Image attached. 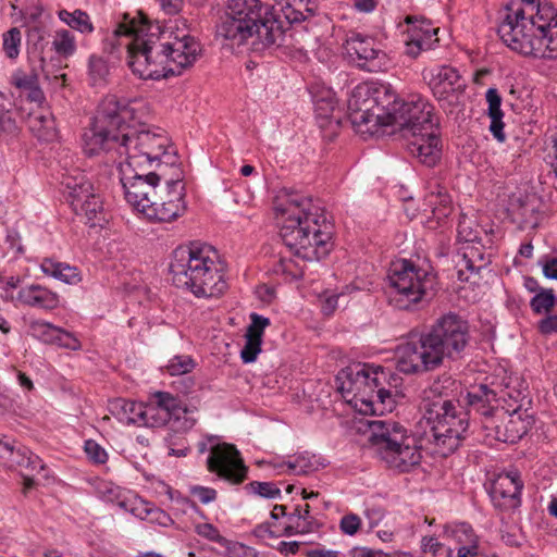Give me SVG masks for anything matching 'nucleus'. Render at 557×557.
Segmentation results:
<instances>
[{
    "label": "nucleus",
    "mask_w": 557,
    "mask_h": 557,
    "mask_svg": "<svg viewBox=\"0 0 557 557\" xmlns=\"http://www.w3.org/2000/svg\"><path fill=\"white\" fill-rule=\"evenodd\" d=\"M195 367L196 362L190 356L178 355L171 358L164 369L170 375L176 376L191 372Z\"/></svg>",
    "instance_id": "45"
},
{
    "label": "nucleus",
    "mask_w": 557,
    "mask_h": 557,
    "mask_svg": "<svg viewBox=\"0 0 557 557\" xmlns=\"http://www.w3.org/2000/svg\"><path fill=\"white\" fill-rule=\"evenodd\" d=\"M66 191V199L73 209H83L84 205L95 195L92 184L83 175L78 177H66L63 182Z\"/></svg>",
    "instance_id": "31"
},
{
    "label": "nucleus",
    "mask_w": 557,
    "mask_h": 557,
    "mask_svg": "<svg viewBox=\"0 0 557 557\" xmlns=\"http://www.w3.org/2000/svg\"><path fill=\"white\" fill-rule=\"evenodd\" d=\"M51 50L59 59H69L77 51L75 35L69 28H58L51 37Z\"/></svg>",
    "instance_id": "37"
},
{
    "label": "nucleus",
    "mask_w": 557,
    "mask_h": 557,
    "mask_svg": "<svg viewBox=\"0 0 557 557\" xmlns=\"http://www.w3.org/2000/svg\"><path fill=\"white\" fill-rule=\"evenodd\" d=\"M84 451L87 458L94 463L103 465L108 460V453L106 449L94 440L85 441Z\"/></svg>",
    "instance_id": "53"
},
{
    "label": "nucleus",
    "mask_w": 557,
    "mask_h": 557,
    "mask_svg": "<svg viewBox=\"0 0 557 557\" xmlns=\"http://www.w3.org/2000/svg\"><path fill=\"white\" fill-rule=\"evenodd\" d=\"M305 0L299 5L283 7V13L289 23H300L307 18V14L304 12Z\"/></svg>",
    "instance_id": "62"
},
{
    "label": "nucleus",
    "mask_w": 557,
    "mask_h": 557,
    "mask_svg": "<svg viewBox=\"0 0 557 557\" xmlns=\"http://www.w3.org/2000/svg\"><path fill=\"white\" fill-rule=\"evenodd\" d=\"M111 412L124 424L144 426V403L119 398L111 404Z\"/></svg>",
    "instance_id": "32"
},
{
    "label": "nucleus",
    "mask_w": 557,
    "mask_h": 557,
    "mask_svg": "<svg viewBox=\"0 0 557 557\" xmlns=\"http://www.w3.org/2000/svg\"><path fill=\"white\" fill-rule=\"evenodd\" d=\"M425 206L431 211V218L438 223L450 215L453 203L450 196L443 188L430 191L425 196Z\"/></svg>",
    "instance_id": "36"
},
{
    "label": "nucleus",
    "mask_w": 557,
    "mask_h": 557,
    "mask_svg": "<svg viewBox=\"0 0 557 557\" xmlns=\"http://www.w3.org/2000/svg\"><path fill=\"white\" fill-rule=\"evenodd\" d=\"M73 211L76 215L85 218L90 226L100 225L106 220L102 200L97 193L89 198L83 209H73Z\"/></svg>",
    "instance_id": "42"
},
{
    "label": "nucleus",
    "mask_w": 557,
    "mask_h": 557,
    "mask_svg": "<svg viewBox=\"0 0 557 557\" xmlns=\"http://www.w3.org/2000/svg\"><path fill=\"white\" fill-rule=\"evenodd\" d=\"M29 333L45 344L57 345L71 350L82 348L81 342L73 333L44 320L30 321Z\"/></svg>",
    "instance_id": "26"
},
{
    "label": "nucleus",
    "mask_w": 557,
    "mask_h": 557,
    "mask_svg": "<svg viewBox=\"0 0 557 557\" xmlns=\"http://www.w3.org/2000/svg\"><path fill=\"white\" fill-rule=\"evenodd\" d=\"M343 49L350 63L369 72L379 71L386 61V54L377 48L375 40L357 32L346 35Z\"/></svg>",
    "instance_id": "21"
},
{
    "label": "nucleus",
    "mask_w": 557,
    "mask_h": 557,
    "mask_svg": "<svg viewBox=\"0 0 557 557\" xmlns=\"http://www.w3.org/2000/svg\"><path fill=\"white\" fill-rule=\"evenodd\" d=\"M435 294V275L410 260L392 264L386 285L388 304L398 310L412 311Z\"/></svg>",
    "instance_id": "9"
},
{
    "label": "nucleus",
    "mask_w": 557,
    "mask_h": 557,
    "mask_svg": "<svg viewBox=\"0 0 557 557\" xmlns=\"http://www.w3.org/2000/svg\"><path fill=\"white\" fill-rule=\"evenodd\" d=\"M320 467L319 459L317 456L305 451L290 457L287 461L277 463L275 468L280 469L282 473L289 474H308L312 471L318 470Z\"/></svg>",
    "instance_id": "35"
},
{
    "label": "nucleus",
    "mask_w": 557,
    "mask_h": 557,
    "mask_svg": "<svg viewBox=\"0 0 557 557\" xmlns=\"http://www.w3.org/2000/svg\"><path fill=\"white\" fill-rule=\"evenodd\" d=\"M458 238L465 243L473 244L479 238V232L473 227L470 219L461 218L458 223Z\"/></svg>",
    "instance_id": "56"
},
{
    "label": "nucleus",
    "mask_w": 557,
    "mask_h": 557,
    "mask_svg": "<svg viewBox=\"0 0 557 557\" xmlns=\"http://www.w3.org/2000/svg\"><path fill=\"white\" fill-rule=\"evenodd\" d=\"M190 493L202 504H209L216 498V491L212 487L196 485L190 488Z\"/></svg>",
    "instance_id": "64"
},
{
    "label": "nucleus",
    "mask_w": 557,
    "mask_h": 557,
    "mask_svg": "<svg viewBox=\"0 0 557 557\" xmlns=\"http://www.w3.org/2000/svg\"><path fill=\"white\" fill-rule=\"evenodd\" d=\"M255 535L261 540H268V539H276L280 535H283V531L274 524L271 525L270 523H261L256 527L255 529Z\"/></svg>",
    "instance_id": "63"
},
{
    "label": "nucleus",
    "mask_w": 557,
    "mask_h": 557,
    "mask_svg": "<svg viewBox=\"0 0 557 557\" xmlns=\"http://www.w3.org/2000/svg\"><path fill=\"white\" fill-rule=\"evenodd\" d=\"M136 104L115 95L106 96L98 106L90 127L83 135L85 152L94 156L101 151H114L125 157L120 164L139 169L172 171L174 166H182L166 132L143 125Z\"/></svg>",
    "instance_id": "1"
},
{
    "label": "nucleus",
    "mask_w": 557,
    "mask_h": 557,
    "mask_svg": "<svg viewBox=\"0 0 557 557\" xmlns=\"http://www.w3.org/2000/svg\"><path fill=\"white\" fill-rule=\"evenodd\" d=\"M172 282L196 297L212 298L227 288L219 252L211 245L191 242L177 247L170 263Z\"/></svg>",
    "instance_id": "6"
},
{
    "label": "nucleus",
    "mask_w": 557,
    "mask_h": 557,
    "mask_svg": "<svg viewBox=\"0 0 557 557\" xmlns=\"http://www.w3.org/2000/svg\"><path fill=\"white\" fill-rule=\"evenodd\" d=\"M311 94L315 115L321 119H329L337 106L335 94L329 88L311 90Z\"/></svg>",
    "instance_id": "41"
},
{
    "label": "nucleus",
    "mask_w": 557,
    "mask_h": 557,
    "mask_svg": "<svg viewBox=\"0 0 557 557\" xmlns=\"http://www.w3.org/2000/svg\"><path fill=\"white\" fill-rule=\"evenodd\" d=\"M144 426L157 428L171 423L177 432H187L196 424L195 410L168 392H157L144 404Z\"/></svg>",
    "instance_id": "13"
},
{
    "label": "nucleus",
    "mask_w": 557,
    "mask_h": 557,
    "mask_svg": "<svg viewBox=\"0 0 557 557\" xmlns=\"http://www.w3.org/2000/svg\"><path fill=\"white\" fill-rule=\"evenodd\" d=\"M555 295L552 289L541 290L530 301V306L535 313L549 311L555 305Z\"/></svg>",
    "instance_id": "52"
},
{
    "label": "nucleus",
    "mask_w": 557,
    "mask_h": 557,
    "mask_svg": "<svg viewBox=\"0 0 557 557\" xmlns=\"http://www.w3.org/2000/svg\"><path fill=\"white\" fill-rule=\"evenodd\" d=\"M521 396V392L510 387V382L505 383L499 394L486 385H480L471 392H468V405L486 418V421L494 418L496 409H499L498 401H506L507 398L517 403Z\"/></svg>",
    "instance_id": "24"
},
{
    "label": "nucleus",
    "mask_w": 557,
    "mask_h": 557,
    "mask_svg": "<svg viewBox=\"0 0 557 557\" xmlns=\"http://www.w3.org/2000/svg\"><path fill=\"white\" fill-rule=\"evenodd\" d=\"M388 108L389 101L382 104L368 85L356 86L348 99L350 122L356 133L364 138L379 135L386 126Z\"/></svg>",
    "instance_id": "12"
},
{
    "label": "nucleus",
    "mask_w": 557,
    "mask_h": 557,
    "mask_svg": "<svg viewBox=\"0 0 557 557\" xmlns=\"http://www.w3.org/2000/svg\"><path fill=\"white\" fill-rule=\"evenodd\" d=\"M14 467L24 468L28 470L30 474H35L45 470V463L42 460L26 448L16 449L12 461V468Z\"/></svg>",
    "instance_id": "43"
},
{
    "label": "nucleus",
    "mask_w": 557,
    "mask_h": 557,
    "mask_svg": "<svg viewBox=\"0 0 557 557\" xmlns=\"http://www.w3.org/2000/svg\"><path fill=\"white\" fill-rule=\"evenodd\" d=\"M13 85L21 89V90H27L34 85L38 83L37 76L35 74H26L23 72H16L12 76Z\"/></svg>",
    "instance_id": "61"
},
{
    "label": "nucleus",
    "mask_w": 557,
    "mask_h": 557,
    "mask_svg": "<svg viewBox=\"0 0 557 557\" xmlns=\"http://www.w3.org/2000/svg\"><path fill=\"white\" fill-rule=\"evenodd\" d=\"M195 532L209 540V541H212V542H215V543H219L220 545L221 544H226L227 540L222 536L219 532V530L211 523H198L195 525Z\"/></svg>",
    "instance_id": "57"
},
{
    "label": "nucleus",
    "mask_w": 557,
    "mask_h": 557,
    "mask_svg": "<svg viewBox=\"0 0 557 557\" xmlns=\"http://www.w3.org/2000/svg\"><path fill=\"white\" fill-rule=\"evenodd\" d=\"M129 511L139 519H148L149 521L157 522L162 527H169L173 523L169 513L162 509L153 508L148 503L136 497L134 498V504L129 508Z\"/></svg>",
    "instance_id": "38"
},
{
    "label": "nucleus",
    "mask_w": 557,
    "mask_h": 557,
    "mask_svg": "<svg viewBox=\"0 0 557 557\" xmlns=\"http://www.w3.org/2000/svg\"><path fill=\"white\" fill-rule=\"evenodd\" d=\"M0 131L10 135L17 132V125L7 107V97L0 91Z\"/></svg>",
    "instance_id": "51"
},
{
    "label": "nucleus",
    "mask_w": 557,
    "mask_h": 557,
    "mask_svg": "<svg viewBox=\"0 0 557 557\" xmlns=\"http://www.w3.org/2000/svg\"><path fill=\"white\" fill-rule=\"evenodd\" d=\"M423 557H449L451 550L445 547L434 536H424L421 540Z\"/></svg>",
    "instance_id": "50"
},
{
    "label": "nucleus",
    "mask_w": 557,
    "mask_h": 557,
    "mask_svg": "<svg viewBox=\"0 0 557 557\" xmlns=\"http://www.w3.org/2000/svg\"><path fill=\"white\" fill-rule=\"evenodd\" d=\"M88 71L89 75L96 83L104 79L109 73V67L107 62L101 57L91 55L88 60Z\"/></svg>",
    "instance_id": "55"
},
{
    "label": "nucleus",
    "mask_w": 557,
    "mask_h": 557,
    "mask_svg": "<svg viewBox=\"0 0 557 557\" xmlns=\"http://www.w3.org/2000/svg\"><path fill=\"white\" fill-rule=\"evenodd\" d=\"M148 24L145 20L137 22L135 18H129L127 14L117 26L106 35L102 40L103 52L120 58L123 51L127 55V64L134 73L132 65L135 57L143 50L140 41H144L148 36Z\"/></svg>",
    "instance_id": "16"
},
{
    "label": "nucleus",
    "mask_w": 557,
    "mask_h": 557,
    "mask_svg": "<svg viewBox=\"0 0 557 557\" xmlns=\"http://www.w3.org/2000/svg\"><path fill=\"white\" fill-rule=\"evenodd\" d=\"M57 16L70 30L72 29L84 36L91 35L95 32V25L90 15L82 9H75L74 11L60 9L57 12Z\"/></svg>",
    "instance_id": "34"
},
{
    "label": "nucleus",
    "mask_w": 557,
    "mask_h": 557,
    "mask_svg": "<svg viewBox=\"0 0 557 557\" xmlns=\"http://www.w3.org/2000/svg\"><path fill=\"white\" fill-rule=\"evenodd\" d=\"M165 445L169 449L170 456L185 457L189 451V447L184 437H176L173 434H168L164 437Z\"/></svg>",
    "instance_id": "54"
},
{
    "label": "nucleus",
    "mask_w": 557,
    "mask_h": 557,
    "mask_svg": "<svg viewBox=\"0 0 557 557\" xmlns=\"http://www.w3.org/2000/svg\"><path fill=\"white\" fill-rule=\"evenodd\" d=\"M488 263L490 258L485 257L482 248L470 244L463 248L459 273H462V269L472 273H479L481 270L485 269Z\"/></svg>",
    "instance_id": "40"
},
{
    "label": "nucleus",
    "mask_w": 557,
    "mask_h": 557,
    "mask_svg": "<svg viewBox=\"0 0 557 557\" xmlns=\"http://www.w3.org/2000/svg\"><path fill=\"white\" fill-rule=\"evenodd\" d=\"M273 210L284 244L297 257L313 261L330 253L333 226L318 201L299 191L282 190Z\"/></svg>",
    "instance_id": "2"
},
{
    "label": "nucleus",
    "mask_w": 557,
    "mask_h": 557,
    "mask_svg": "<svg viewBox=\"0 0 557 557\" xmlns=\"http://www.w3.org/2000/svg\"><path fill=\"white\" fill-rule=\"evenodd\" d=\"M523 481L517 470L502 472L492 480L488 494L495 508L512 511L521 505Z\"/></svg>",
    "instance_id": "23"
},
{
    "label": "nucleus",
    "mask_w": 557,
    "mask_h": 557,
    "mask_svg": "<svg viewBox=\"0 0 557 557\" xmlns=\"http://www.w3.org/2000/svg\"><path fill=\"white\" fill-rule=\"evenodd\" d=\"M11 301L25 307L52 311L60 306V295L40 284H29L21 287L16 295H11Z\"/></svg>",
    "instance_id": "27"
},
{
    "label": "nucleus",
    "mask_w": 557,
    "mask_h": 557,
    "mask_svg": "<svg viewBox=\"0 0 557 557\" xmlns=\"http://www.w3.org/2000/svg\"><path fill=\"white\" fill-rule=\"evenodd\" d=\"M22 33L17 27H12L2 35V50L4 54L12 60H15L21 50Z\"/></svg>",
    "instance_id": "44"
},
{
    "label": "nucleus",
    "mask_w": 557,
    "mask_h": 557,
    "mask_svg": "<svg viewBox=\"0 0 557 557\" xmlns=\"http://www.w3.org/2000/svg\"><path fill=\"white\" fill-rule=\"evenodd\" d=\"M486 101L488 103V116L492 117H503L504 113L500 109L502 99L498 95V91L494 88H490L486 91Z\"/></svg>",
    "instance_id": "59"
},
{
    "label": "nucleus",
    "mask_w": 557,
    "mask_h": 557,
    "mask_svg": "<svg viewBox=\"0 0 557 557\" xmlns=\"http://www.w3.org/2000/svg\"><path fill=\"white\" fill-rule=\"evenodd\" d=\"M287 520L288 523L283 527V535L290 536L309 532L312 524L310 506L308 504L304 506V515H300V507H296Z\"/></svg>",
    "instance_id": "39"
},
{
    "label": "nucleus",
    "mask_w": 557,
    "mask_h": 557,
    "mask_svg": "<svg viewBox=\"0 0 557 557\" xmlns=\"http://www.w3.org/2000/svg\"><path fill=\"white\" fill-rule=\"evenodd\" d=\"M444 531L447 539L454 542L457 557H479L480 539L469 523H450Z\"/></svg>",
    "instance_id": "28"
},
{
    "label": "nucleus",
    "mask_w": 557,
    "mask_h": 557,
    "mask_svg": "<svg viewBox=\"0 0 557 557\" xmlns=\"http://www.w3.org/2000/svg\"><path fill=\"white\" fill-rule=\"evenodd\" d=\"M162 175L164 186L158 188L160 208L148 209V221L170 223L184 215L187 210L185 174L182 166H174L170 173L162 171Z\"/></svg>",
    "instance_id": "15"
},
{
    "label": "nucleus",
    "mask_w": 557,
    "mask_h": 557,
    "mask_svg": "<svg viewBox=\"0 0 557 557\" xmlns=\"http://www.w3.org/2000/svg\"><path fill=\"white\" fill-rule=\"evenodd\" d=\"M428 421L436 453L447 456L460 445L469 426L468 412L453 400L434 403L429 410Z\"/></svg>",
    "instance_id": "10"
},
{
    "label": "nucleus",
    "mask_w": 557,
    "mask_h": 557,
    "mask_svg": "<svg viewBox=\"0 0 557 557\" xmlns=\"http://www.w3.org/2000/svg\"><path fill=\"white\" fill-rule=\"evenodd\" d=\"M524 396L521 394L516 406L509 405L512 409L504 407L496 409L494 418L484 422L486 430L494 431V437L503 443H517L532 428L534 418L528 409H523L522 401Z\"/></svg>",
    "instance_id": "18"
},
{
    "label": "nucleus",
    "mask_w": 557,
    "mask_h": 557,
    "mask_svg": "<svg viewBox=\"0 0 557 557\" xmlns=\"http://www.w3.org/2000/svg\"><path fill=\"white\" fill-rule=\"evenodd\" d=\"M270 319L258 313L250 314V324L245 335L246 343L242 349L240 357L245 363L253 362L261 351L262 336Z\"/></svg>",
    "instance_id": "30"
},
{
    "label": "nucleus",
    "mask_w": 557,
    "mask_h": 557,
    "mask_svg": "<svg viewBox=\"0 0 557 557\" xmlns=\"http://www.w3.org/2000/svg\"><path fill=\"white\" fill-rule=\"evenodd\" d=\"M162 171L170 173L169 170L164 169H158V172H156L151 169L120 164V182L124 189L125 199L137 212L140 206H145V202L151 196H157L160 182H164Z\"/></svg>",
    "instance_id": "17"
},
{
    "label": "nucleus",
    "mask_w": 557,
    "mask_h": 557,
    "mask_svg": "<svg viewBox=\"0 0 557 557\" xmlns=\"http://www.w3.org/2000/svg\"><path fill=\"white\" fill-rule=\"evenodd\" d=\"M395 355L397 369L406 374L429 372L442 366L424 333L398 345Z\"/></svg>",
    "instance_id": "20"
},
{
    "label": "nucleus",
    "mask_w": 557,
    "mask_h": 557,
    "mask_svg": "<svg viewBox=\"0 0 557 557\" xmlns=\"http://www.w3.org/2000/svg\"><path fill=\"white\" fill-rule=\"evenodd\" d=\"M517 215L521 219L520 225L522 228H534L540 223V211L534 201L521 203L517 210Z\"/></svg>",
    "instance_id": "46"
},
{
    "label": "nucleus",
    "mask_w": 557,
    "mask_h": 557,
    "mask_svg": "<svg viewBox=\"0 0 557 557\" xmlns=\"http://www.w3.org/2000/svg\"><path fill=\"white\" fill-rule=\"evenodd\" d=\"M369 442L375 455L388 468L399 472H409L418 467L422 459L418 437L398 421L377 419L368 422Z\"/></svg>",
    "instance_id": "8"
},
{
    "label": "nucleus",
    "mask_w": 557,
    "mask_h": 557,
    "mask_svg": "<svg viewBox=\"0 0 557 557\" xmlns=\"http://www.w3.org/2000/svg\"><path fill=\"white\" fill-rule=\"evenodd\" d=\"M16 449L12 442L5 437H0V465L11 469Z\"/></svg>",
    "instance_id": "58"
},
{
    "label": "nucleus",
    "mask_w": 557,
    "mask_h": 557,
    "mask_svg": "<svg viewBox=\"0 0 557 557\" xmlns=\"http://www.w3.org/2000/svg\"><path fill=\"white\" fill-rule=\"evenodd\" d=\"M207 468L233 484L242 483L247 475V467L239 456V451L231 444L212 446L207 459Z\"/></svg>",
    "instance_id": "22"
},
{
    "label": "nucleus",
    "mask_w": 557,
    "mask_h": 557,
    "mask_svg": "<svg viewBox=\"0 0 557 557\" xmlns=\"http://www.w3.org/2000/svg\"><path fill=\"white\" fill-rule=\"evenodd\" d=\"M218 33L237 45L256 37L264 47L274 45L283 34L274 8L261 0H228Z\"/></svg>",
    "instance_id": "7"
},
{
    "label": "nucleus",
    "mask_w": 557,
    "mask_h": 557,
    "mask_svg": "<svg viewBox=\"0 0 557 557\" xmlns=\"http://www.w3.org/2000/svg\"><path fill=\"white\" fill-rule=\"evenodd\" d=\"M29 127L39 138H47L53 131V121L48 115L32 113L29 115Z\"/></svg>",
    "instance_id": "49"
},
{
    "label": "nucleus",
    "mask_w": 557,
    "mask_h": 557,
    "mask_svg": "<svg viewBox=\"0 0 557 557\" xmlns=\"http://www.w3.org/2000/svg\"><path fill=\"white\" fill-rule=\"evenodd\" d=\"M497 33L511 50L541 59L557 58V9L539 2L534 11L509 8Z\"/></svg>",
    "instance_id": "4"
},
{
    "label": "nucleus",
    "mask_w": 557,
    "mask_h": 557,
    "mask_svg": "<svg viewBox=\"0 0 557 557\" xmlns=\"http://www.w3.org/2000/svg\"><path fill=\"white\" fill-rule=\"evenodd\" d=\"M40 270L44 274L65 284L75 285L82 281L81 271L76 267H72L51 258H46L41 261Z\"/></svg>",
    "instance_id": "33"
},
{
    "label": "nucleus",
    "mask_w": 557,
    "mask_h": 557,
    "mask_svg": "<svg viewBox=\"0 0 557 557\" xmlns=\"http://www.w3.org/2000/svg\"><path fill=\"white\" fill-rule=\"evenodd\" d=\"M424 334L442 363L460 358L470 341L468 322L453 312L436 319Z\"/></svg>",
    "instance_id": "11"
},
{
    "label": "nucleus",
    "mask_w": 557,
    "mask_h": 557,
    "mask_svg": "<svg viewBox=\"0 0 557 557\" xmlns=\"http://www.w3.org/2000/svg\"><path fill=\"white\" fill-rule=\"evenodd\" d=\"M344 399L361 414L382 416L392 412L403 396L400 377L381 366L358 363L337 376Z\"/></svg>",
    "instance_id": "5"
},
{
    "label": "nucleus",
    "mask_w": 557,
    "mask_h": 557,
    "mask_svg": "<svg viewBox=\"0 0 557 557\" xmlns=\"http://www.w3.org/2000/svg\"><path fill=\"white\" fill-rule=\"evenodd\" d=\"M409 152L426 166H434L442 157V140L437 126L404 135Z\"/></svg>",
    "instance_id": "25"
},
{
    "label": "nucleus",
    "mask_w": 557,
    "mask_h": 557,
    "mask_svg": "<svg viewBox=\"0 0 557 557\" xmlns=\"http://www.w3.org/2000/svg\"><path fill=\"white\" fill-rule=\"evenodd\" d=\"M423 82L442 107L457 104L466 89L459 71L449 64H433L423 67Z\"/></svg>",
    "instance_id": "19"
},
{
    "label": "nucleus",
    "mask_w": 557,
    "mask_h": 557,
    "mask_svg": "<svg viewBox=\"0 0 557 557\" xmlns=\"http://www.w3.org/2000/svg\"><path fill=\"white\" fill-rule=\"evenodd\" d=\"M147 36L140 41L141 52L132 63L134 74L143 79L180 75L196 62L201 51L184 18H176L165 27L159 23L148 24Z\"/></svg>",
    "instance_id": "3"
},
{
    "label": "nucleus",
    "mask_w": 557,
    "mask_h": 557,
    "mask_svg": "<svg viewBox=\"0 0 557 557\" xmlns=\"http://www.w3.org/2000/svg\"><path fill=\"white\" fill-rule=\"evenodd\" d=\"M249 493L268 499L281 497V488L273 482L252 481L245 487Z\"/></svg>",
    "instance_id": "48"
},
{
    "label": "nucleus",
    "mask_w": 557,
    "mask_h": 557,
    "mask_svg": "<svg viewBox=\"0 0 557 557\" xmlns=\"http://www.w3.org/2000/svg\"><path fill=\"white\" fill-rule=\"evenodd\" d=\"M97 493L100 498L106 502L114 503L117 502L119 506L129 511V508L133 506L134 502L128 506L129 500H119L120 497V487L114 485L111 482L101 481L97 485Z\"/></svg>",
    "instance_id": "47"
},
{
    "label": "nucleus",
    "mask_w": 557,
    "mask_h": 557,
    "mask_svg": "<svg viewBox=\"0 0 557 557\" xmlns=\"http://www.w3.org/2000/svg\"><path fill=\"white\" fill-rule=\"evenodd\" d=\"M361 525V519L355 513L345 515L339 521V529L344 534L355 535Z\"/></svg>",
    "instance_id": "60"
},
{
    "label": "nucleus",
    "mask_w": 557,
    "mask_h": 557,
    "mask_svg": "<svg viewBox=\"0 0 557 557\" xmlns=\"http://www.w3.org/2000/svg\"><path fill=\"white\" fill-rule=\"evenodd\" d=\"M386 126H394L409 135L422 129L437 126L434 107L422 96H411L407 101L399 102L396 98L389 101Z\"/></svg>",
    "instance_id": "14"
},
{
    "label": "nucleus",
    "mask_w": 557,
    "mask_h": 557,
    "mask_svg": "<svg viewBox=\"0 0 557 557\" xmlns=\"http://www.w3.org/2000/svg\"><path fill=\"white\" fill-rule=\"evenodd\" d=\"M438 28L433 27L430 22L422 21L419 24H412L408 28V36L405 41L406 54L417 58L421 51L432 49L437 42L436 35Z\"/></svg>",
    "instance_id": "29"
}]
</instances>
